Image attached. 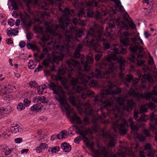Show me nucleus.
<instances>
[{
    "mask_svg": "<svg viewBox=\"0 0 157 157\" xmlns=\"http://www.w3.org/2000/svg\"><path fill=\"white\" fill-rule=\"evenodd\" d=\"M121 47L120 45H114L111 47V49L114 50V52L116 54H120V49L118 48V47ZM121 46L120 47L121 48Z\"/></svg>",
    "mask_w": 157,
    "mask_h": 157,
    "instance_id": "nucleus-33",
    "label": "nucleus"
},
{
    "mask_svg": "<svg viewBox=\"0 0 157 157\" xmlns=\"http://www.w3.org/2000/svg\"><path fill=\"white\" fill-rule=\"evenodd\" d=\"M131 129V133H133L134 135H136L137 134V131L139 129L138 126L133 124L130 125Z\"/></svg>",
    "mask_w": 157,
    "mask_h": 157,
    "instance_id": "nucleus-32",
    "label": "nucleus"
},
{
    "mask_svg": "<svg viewBox=\"0 0 157 157\" xmlns=\"http://www.w3.org/2000/svg\"><path fill=\"white\" fill-rule=\"evenodd\" d=\"M103 138L109 140V145L110 147H114L115 145L114 138L109 133V132H104L102 134Z\"/></svg>",
    "mask_w": 157,
    "mask_h": 157,
    "instance_id": "nucleus-13",
    "label": "nucleus"
},
{
    "mask_svg": "<svg viewBox=\"0 0 157 157\" xmlns=\"http://www.w3.org/2000/svg\"><path fill=\"white\" fill-rule=\"evenodd\" d=\"M72 22L75 25H84L85 24V21L83 19L80 18L78 19L76 17H74L72 20Z\"/></svg>",
    "mask_w": 157,
    "mask_h": 157,
    "instance_id": "nucleus-24",
    "label": "nucleus"
},
{
    "mask_svg": "<svg viewBox=\"0 0 157 157\" xmlns=\"http://www.w3.org/2000/svg\"><path fill=\"white\" fill-rule=\"evenodd\" d=\"M126 80L128 82H131L133 79V76L131 75L128 74L126 75Z\"/></svg>",
    "mask_w": 157,
    "mask_h": 157,
    "instance_id": "nucleus-50",
    "label": "nucleus"
},
{
    "mask_svg": "<svg viewBox=\"0 0 157 157\" xmlns=\"http://www.w3.org/2000/svg\"><path fill=\"white\" fill-rule=\"evenodd\" d=\"M37 107H38V104L35 105H34L31 107V109L32 111H36V112Z\"/></svg>",
    "mask_w": 157,
    "mask_h": 157,
    "instance_id": "nucleus-54",
    "label": "nucleus"
},
{
    "mask_svg": "<svg viewBox=\"0 0 157 157\" xmlns=\"http://www.w3.org/2000/svg\"><path fill=\"white\" fill-rule=\"evenodd\" d=\"M12 6L13 9L14 10H17L18 9V7L17 4L13 0L11 2Z\"/></svg>",
    "mask_w": 157,
    "mask_h": 157,
    "instance_id": "nucleus-52",
    "label": "nucleus"
},
{
    "mask_svg": "<svg viewBox=\"0 0 157 157\" xmlns=\"http://www.w3.org/2000/svg\"><path fill=\"white\" fill-rule=\"evenodd\" d=\"M135 105V103L132 100H130L128 101L125 107L126 110L128 112L132 111L133 107Z\"/></svg>",
    "mask_w": 157,
    "mask_h": 157,
    "instance_id": "nucleus-22",
    "label": "nucleus"
},
{
    "mask_svg": "<svg viewBox=\"0 0 157 157\" xmlns=\"http://www.w3.org/2000/svg\"><path fill=\"white\" fill-rule=\"evenodd\" d=\"M62 14L64 18L60 17L59 21V24L56 26L55 29H51L49 27L48 30L50 33L56 36V41L59 42V40L62 39V35L65 36V40L68 41L70 38L76 40L81 37L82 33L79 29L75 30L73 28L70 20L67 18L75 15L73 10L65 8L62 11Z\"/></svg>",
    "mask_w": 157,
    "mask_h": 157,
    "instance_id": "nucleus-1",
    "label": "nucleus"
},
{
    "mask_svg": "<svg viewBox=\"0 0 157 157\" xmlns=\"http://www.w3.org/2000/svg\"><path fill=\"white\" fill-rule=\"evenodd\" d=\"M60 149V148L59 146H56L53 147L51 150V151L52 152L56 153L57 151H58Z\"/></svg>",
    "mask_w": 157,
    "mask_h": 157,
    "instance_id": "nucleus-51",
    "label": "nucleus"
},
{
    "mask_svg": "<svg viewBox=\"0 0 157 157\" xmlns=\"http://www.w3.org/2000/svg\"><path fill=\"white\" fill-rule=\"evenodd\" d=\"M94 61V59L91 55H88L86 58V60L84 62L90 65L92 64Z\"/></svg>",
    "mask_w": 157,
    "mask_h": 157,
    "instance_id": "nucleus-31",
    "label": "nucleus"
},
{
    "mask_svg": "<svg viewBox=\"0 0 157 157\" xmlns=\"http://www.w3.org/2000/svg\"><path fill=\"white\" fill-rule=\"evenodd\" d=\"M48 85L50 89L53 90V93L58 95V97H55L56 100L58 101L61 106H64L65 109L67 110L69 107V105L65 95V92L61 86L51 82L48 84Z\"/></svg>",
    "mask_w": 157,
    "mask_h": 157,
    "instance_id": "nucleus-7",
    "label": "nucleus"
},
{
    "mask_svg": "<svg viewBox=\"0 0 157 157\" xmlns=\"http://www.w3.org/2000/svg\"><path fill=\"white\" fill-rule=\"evenodd\" d=\"M17 108L18 111H20L24 109L25 107L22 103H20L17 105Z\"/></svg>",
    "mask_w": 157,
    "mask_h": 157,
    "instance_id": "nucleus-40",
    "label": "nucleus"
},
{
    "mask_svg": "<svg viewBox=\"0 0 157 157\" xmlns=\"http://www.w3.org/2000/svg\"><path fill=\"white\" fill-rule=\"evenodd\" d=\"M67 132L66 130H64L62 131L60 133L57 135V138L59 140L66 138L67 136Z\"/></svg>",
    "mask_w": 157,
    "mask_h": 157,
    "instance_id": "nucleus-27",
    "label": "nucleus"
},
{
    "mask_svg": "<svg viewBox=\"0 0 157 157\" xmlns=\"http://www.w3.org/2000/svg\"><path fill=\"white\" fill-rule=\"evenodd\" d=\"M15 142L17 143H21L22 141V139L21 138H18L15 139Z\"/></svg>",
    "mask_w": 157,
    "mask_h": 157,
    "instance_id": "nucleus-64",
    "label": "nucleus"
},
{
    "mask_svg": "<svg viewBox=\"0 0 157 157\" xmlns=\"http://www.w3.org/2000/svg\"><path fill=\"white\" fill-rule=\"evenodd\" d=\"M69 100L70 103L73 105H76L75 103L76 98L73 96H71L69 98Z\"/></svg>",
    "mask_w": 157,
    "mask_h": 157,
    "instance_id": "nucleus-37",
    "label": "nucleus"
},
{
    "mask_svg": "<svg viewBox=\"0 0 157 157\" xmlns=\"http://www.w3.org/2000/svg\"><path fill=\"white\" fill-rule=\"evenodd\" d=\"M22 127H19V125L17 124H13L11 125V126L10 128L11 132L13 133H15L17 132H21L23 129Z\"/></svg>",
    "mask_w": 157,
    "mask_h": 157,
    "instance_id": "nucleus-21",
    "label": "nucleus"
},
{
    "mask_svg": "<svg viewBox=\"0 0 157 157\" xmlns=\"http://www.w3.org/2000/svg\"><path fill=\"white\" fill-rule=\"evenodd\" d=\"M105 150V149L103 147L100 150L94 151V155H93V157H107Z\"/></svg>",
    "mask_w": 157,
    "mask_h": 157,
    "instance_id": "nucleus-15",
    "label": "nucleus"
},
{
    "mask_svg": "<svg viewBox=\"0 0 157 157\" xmlns=\"http://www.w3.org/2000/svg\"><path fill=\"white\" fill-rule=\"evenodd\" d=\"M95 95V93L94 91L91 90H88L86 92H83L81 95V97L83 99H85L88 97L90 98L93 97Z\"/></svg>",
    "mask_w": 157,
    "mask_h": 157,
    "instance_id": "nucleus-18",
    "label": "nucleus"
},
{
    "mask_svg": "<svg viewBox=\"0 0 157 157\" xmlns=\"http://www.w3.org/2000/svg\"><path fill=\"white\" fill-rule=\"evenodd\" d=\"M81 138L80 136H78L74 140V142L77 144H78L79 141L81 140Z\"/></svg>",
    "mask_w": 157,
    "mask_h": 157,
    "instance_id": "nucleus-62",
    "label": "nucleus"
},
{
    "mask_svg": "<svg viewBox=\"0 0 157 157\" xmlns=\"http://www.w3.org/2000/svg\"><path fill=\"white\" fill-rule=\"evenodd\" d=\"M132 42L131 44L133 45H139L140 43L138 41L137 36H134L131 37V39L126 36L120 39L121 43L124 47H126L130 44V40Z\"/></svg>",
    "mask_w": 157,
    "mask_h": 157,
    "instance_id": "nucleus-12",
    "label": "nucleus"
},
{
    "mask_svg": "<svg viewBox=\"0 0 157 157\" xmlns=\"http://www.w3.org/2000/svg\"><path fill=\"white\" fill-rule=\"evenodd\" d=\"M144 53L142 50H139V52L137 55V64L138 66H140L144 64L145 61L141 60L144 57Z\"/></svg>",
    "mask_w": 157,
    "mask_h": 157,
    "instance_id": "nucleus-17",
    "label": "nucleus"
},
{
    "mask_svg": "<svg viewBox=\"0 0 157 157\" xmlns=\"http://www.w3.org/2000/svg\"><path fill=\"white\" fill-rule=\"evenodd\" d=\"M111 112L113 114V116L111 117L113 125L119 128L121 135L125 134L127 132V127L128 126L127 122L125 119L121 118V115L117 114H121L123 112L122 109L119 108L117 105H115L112 107V110Z\"/></svg>",
    "mask_w": 157,
    "mask_h": 157,
    "instance_id": "nucleus-6",
    "label": "nucleus"
},
{
    "mask_svg": "<svg viewBox=\"0 0 157 157\" xmlns=\"http://www.w3.org/2000/svg\"><path fill=\"white\" fill-rule=\"evenodd\" d=\"M31 103L30 101L28 99L25 98L24 100V106H28Z\"/></svg>",
    "mask_w": 157,
    "mask_h": 157,
    "instance_id": "nucleus-47",
    "label": "nucleus"
},
{
    "mask_svg": "<svg viewBox=\"0 0 157 157\" xmlns=\"http://www.w3.org/2000/svg\"><path fill=\"white\" fill-rule=\"evenodd\" d=\"M150 120L154 121L155 124L157 125V116L153 114L150 117Z\"/></svg>",
    "mask_w": 157,
    "mask_h": 157,
    "instance_id": "nucleus-39",
    "label": "nucleus"
},
{
    "mask_svg": "<svg viewBox=\"0 0 157 157\" xmlns=\"http://www.w3.org/2000/svg\"><path fill=\"white\" fill-rule=\"evenodd\" d=\"M129 16L128 14L125 12L124 15H122V20H121V18H117L116 22L118 23L117 25V28L119 29L118 33L120 34H124L125 35L127 34V33L126 32H124L123 31V29H128L129 26L130 28L134 29L135 27V25L133 22L130 23L128 21V18L129 17Z\"/></svg>",
    "mask_w": 157,
    "mask_h": 157,
    "instance_id": "nucleus-8",
    "label": "nucleus"
},
{
    "mask_svg": "<svg viewBox=\"0 0 157 157\" xmlns=\"http://www.w3.org/2000/svg\"><path fill=\"white\" fill-rule=\"evenodd\" d=\"M104 107L105 108L110 107L111 106V103L110 102L106 101L104 103Z\"/></svg>",
    "mask_w": 157,
    "mask_h": 157,
    "instance_id": "nucleus-58",
    "label": "nucleus"
},
{
    "mask_svg": "<svg viewBox=\"0 0 157 157\" xmlns=\"http://www.w3.org/2000/svg\"><path fill=\"white\" fill-rule=\"evenodd\" d=\"M144 152L147 151V155L149 157H153L155 154L154 151L151 148V145L149 144H145L144 145Z\"/></svg>",
    "mask_w": 157,
    "mask_h": 157,
    "instance_id": "nucleus-14",
    "label": "nucleus"
},
{
    "mask_svg": "<svg viewBox=\"0 0 157 157\" xmlns=\"http://www.w3.org/2000/svg\"><path fill=\"white\" fill-rule=\"evenodd\" d=\"M152 98V95L150 92L144 93V94L140 93V95L139 96L138 98H141L142 99H145L146 100H150Z\"/></svg>",
    "mask_w": 157,
    "mask_h": 157,
    "instance_id": "nucleus-25",
    "label": "nucleus"
},
{
    "mask_svg": "<svg viewBox=\"0 0 157 157\" xmlns=\"http://www.w3.org/2000/svg\"><path fill=\"white\" fill-rule=\"evenodd\" d=\"M4 150H5V154L6 155L9 154L13 150V149L11 148H9L6 147L5 148L4 147Z\"/></svg>",
    "mask_w": 157,
    "mask_h": 157,
    "instance_id": "nucleus-41",
    "label": "nucleus"
},
{
    "mask_svg": "<svg viewBox=\"0 0 157 157\" xmlns=\"http://www.w3.org/2000/svg\"><path fill=\"white\" fill-rule=\"evenodd\" d=\"M71 119L72 120L76 121L78 124L82 123V121L80 120V117H78L75 113L73 116L71 117Z\"/></svg>",
    "mask_w": 157,
    "mask_h": 157,
    "instance_id": "nucleus-30",
    "label": "nucleus"
},
{
    "mask_svg": "<svg viewBox=\"0 0 157 157\" xmlns=\"http://www.w3.org/2000/svg\"><path fill=\"white\" fill-rule=\"evenodd\" d=\"M82 123L85 125H86L89 124V120L88 118L85 117L84 118Z\"/></svg>",
    "mask_w": 157,
    "mask_h": 157,
    "instance_id": "nucleus-49",
    "label": "nucleus"
},
{
    "mask_svg": "<svg viewBox=\"0 0 157 157\" xmlns=\"http://www.w3.org/2000/svg\"><path fill=\"white\" fill-rule=\"evenodd\" d=\"M78 15L79 18L83 17H85V13L83 10H80L78 14Z\"/></svg>",
    "mask_w": 157,
    "mask_h": 157,
    "instance_id": "nucleus-46",
    "label": "nucleus"
},
{
    "mask_svg": "<svg viewBox=\"0 0 157 157\" xmlns=\"http://www.w3.org/2000/svg\"><path fill=\"white\" fill-rule=\"evenodd\" d=\"M89 84L91 86L94 87L97 86V82L96 80H92L90 81Z\"/></svg>",
    "mask_w": 157,
    "mask_h": 157,
    "instance_id": "nucleus-42",
    "label": "nucleus"
},
{
    "mask_svg": "<svg viewBox=\"0 0 157 157\" xmlns=\"http://www.w3.org/2000/svg\"><path fill=\"white\" fill-rule=\"evenodd\" d=\"M87 133V132L85 131H80L79 130V133L81 135L83 138L85 139V140H88V138L86 137V135Z\"/></svg>",
    "mask_w": 157,
    "mask_h": 157,
    "instance_id": "nucleus-36",
    "label": "nucleus"
},
{
    "mask_svg": "<svg viewBox=\"0 0 157 157\" xmlns=\"http://www.w3.org/2000/svg\"><path fill=\"white\" fill-rule=\"evenodd\" d=\"M49 60L48 59H44L42 62V64L44 66L47 67L48 66Z\"/></svg>",
    "mask_w": 157,
    "mask_h": 157,
    "instance_id": "nucleus-55",
    "label": "nucleus"
},
{
    "mask_svg": "<svg viewBox=\"0 0 157 157\" xmlns=\"http://www.w3.org/2000/svg\"><path fill=\"white\" fill-rule=\"evenodd\" d=\"M7 31H8L7 32V33L8 35H9V36H11L12 35H14V36H16L17 35L18 31H17L15 33H13V32L11 31V30H7Z\"/></svg>",
    "mask_w": 157,
    "mask_h": 157,
    "instance_id": "nucleus-45",
    "label": "nucleus"
},
{
    "mask_svg": "<svg viewBox=\"0 0 157 157\" xmlns=\"http://www.w3.org/2000/svg\"><path fill=\"white\" fill-rule=\"evenodd\" d=\"M139 45H133L132 44H131L129 47V49L131 51L132 53H135L137 52V51L139 50V47L138 46Z\"/></svg>",
    "mask_w": 157,
    "mask_h": 157,
    "instance_id": "nucleus-28",
    "label": "nucleus"
},
{
    "mask_svg": "<svg viewBox=\"0 0 157 157\" xmlns=\"http://www.w3.org/2000/svg\"><path fill=\"white\" fill-rule=\"evenodd\" d=\"M22 23L26 27L31 26V23L29 21V17L28 16H20Z\"/></svg>",
    "mask_w": 157,
    "mask_h": 157,
    "instance_id": "nucleus-16",
    "label": "nucleus"
},
{
    "mask_svg": "<svg viewBox=\"0 0 157 157\" xmlns=\"http://www.w3.org/2000/svg\"><path fill=\"white\" fill-rule=\"evenodd\" d=\"M100 67L101 68L106 69L105 72H104L102 74L101 71L99 69H96L95 71V77L97 78H100L102 79L105 78L108 80L109 79L114 78L115 77L116 75L113 72V63L111 62L108 61L106 58V60L102 62L100 65ZM94 73L91 72L90 76H88L90 79L94 77Z\"/></svg>",
    "mask_w": 157,
    "mask_h": 157,
    "instance_id": "nucleus-4",
    "label": "nucleus"
},
{
    "mask_svg": "<svg viewBox=\"0 0 157 157\" xmlns=\"http://www.w3.org/2000/svg\"><path fill=\"white\" fill-rule=\"evenodd\" d=\"M50 34L52 35V39H55L54 44L57 43L56 45L57 48L60 51V52H59L55 51L53 52L52 53V57L53 62L58 65L59 61L62 60L64 56V55L61 52H67L68 51V42H70L71 39H74L70 38L69 41H66L65 40V36L62 35V39H59V41L58 42L56 41V36L52 34Z\"/></svg>",
    "mask_w": 157,
    "mask_h": 157,
    "instance_id": "nucleus-5",
    "label": "nucleus"
},
{
    "mask_svg": "<svg viewBox=\"0 0 157 157\" xmlns=\"http://www.w3.org/2000/svg\"><path fill=\"white\" fill-rule=\"evenodd\" d=\"M25 45V42L23 41H21L19 43V46L21 48L24 47Z\"/></svg>",
    "mask_w": 157,
    "mask_h": 157,
    "instance_id": "nucleus-63",
    "label": "nucleus"
},
{
    "mask_svg": "<svg viewBox=\"0 0 157 157\" xmlns=\"http://www.w3.org/2000/svg\"><path fill=\"white\" fill-rule=\"evenodd\" d=\"M74 6L76 9L78 10L81 9L83 8V4L80 2H75Z\"/></svg>",
    "mask_w": 157,
    "mask_h": 157,
    "instance_id": "nucleus-35",
    "label": "nucleus"
},
{
    "mask_svg": "<svg viewBox=\"0 0 157 157\" xmlns=\"http://www.w3.org/2000/svg\"><path fill=\"white\" fill-rule=\"evenodd\" d=\"M61 147L65 152H68L71 149V147L68 143L64 142L61 144Z\"/></svg>",
    "mask_w": 157,
    "mask_h": 157,
    "instance_id": "nucleus-26",
    "label": "nucleus"
},
{
    "mask_svg": "<svg viewBox=\"0 0 157 157\" xmlns=\"http://www.w3.org/2000/svg\"><path fill=\"white\" fill-rule=\"evenodd\" d=\"M81 45L78 44L74 53V56L76 59H80V62L83 66L84 70L85 71H89L90 69V65L84 62L85 56L81 55L80 52L82 50Z\"/></svg>",
    "mask_w": 157,
    "mask_h": 157,
    "instance_id": "nucleus-11",
    "label": "nucleus"
},
{
    "mask_svg": "<svg viewBox=\"0 0 157 157\" xmlns=\"http://www.w3.org/2000/svg\"><path fill=\"white\" fill-rule=\"evenodd\" d=\"M129 59L130 62H134L135 61L136 59V56L132 54L131 55H130L129 56Z\"/></svg>",
    "mask_w": 157,
    "mask_h": 157,
    "instance_id": "nucleus-43",
    "label": "nucleus"
},
{
    "mask_svg": "<svg viewBox=\"0 0 157 157\" xmlns=\"http://www.w3.org/2000/svg\"><path fill=\"white\" fill-rule=\"evenodd\" d=\"M66 67H63L59 69V74L64 75L67 74V78H71L70 82L75 86L78 83H84L87 82L84 78L83 70L79 67L80 63L75 60L69 59L66 62Z\"/></svg>",
    "mask_w": 157,
    "mask_h": 157,
    "instance_id": "nucleus-3",
    "label": "nucleus"
},
{
    "mask_svg": "<svg viewBox=\"0 0 157 157\" xmlns=\"http://www.w3.org/2000/svg\"><path fill=\"white\" fill-rule=\"evenodd\" d=\"M103 27L99 28V25L96 24L93 27L90 28L85 37L87 43H89L93 49L98 53L95 56V59L97 62L98 61L102 56V52L99 51L100 47L98 43L101 41H106V38H104V36H113L115 32V25L112 24H109L108 27H106V33L105 34L103 33Z\"/></svg>",
    "mask_w": 157,
    "mask_h": 157,
    "instance_id": "nucleus-2",
    "label": "nucleus"
},
{
    "mask_svg": "<svg viewBox=\"0 0 157 157\" xmlns=\"http://www.w3.org/2000/svg\"><path fill=\"white\" fill-rule=\"evenodd\" d=\"M123 100L121 98H119L117 100V103L121 105H123Z\"/></svg>",
    "mask_w": 157,
    "mask_h": 157,
    "instance_id": "nucleus-60",
    "label": "nucleus"
},
{
    "mask_svg": "<svg viewBox=\"0 0 157 157\" xmlns=\"http://www.w3.org/2000/svg\"><path fill=\"white\" fill-rule=\"evenodd\" d=\"M41 8L45 10H47L48 9V5L47 3L44 2L42 4V6H41Z\"/></svg>",
    "mask_w": 157,
    "mask_h": 157,
    "instance_id": "nucleus-53",
    "label": "nucleus"
},
{
    "mask_svg": "<svg viewBox=\"0 0 157 157\" xmlns=\"http://www.w3.org/2000/svg\"><path fill=\"white\" fill-rule=\"evenodd\" d=\"M11 110V107L10 106L0 108V115L4 116V114L10 112Z\"/></svg>",
    "mask_w": 157,
    "mask_h": 157,
    "instance_id": "nucleus-23",
    "label": "nucleus"
},
{
    "mask_svg": "<svg viewBox=\"0 0 157 157\" xmlns=\"http://www.w3.org/2000/svg\"><path fill=\"white\" fill-rule=\"evenodd\" d=\"M74 89H75L76 92L79 93L82 92L85 90L82 86H74Z\"/></svg>",
    "mask_w": 157,
    "mask_h": 157,
    "instance_id": "nucleus-34",
    "label": "nucleus"
},
{
    "mask_svg": "<svg viewBox=\"0 0 157 157\" xmlns=\"http://www.w3.org/2000/svg\"><path fill=\"white\" fill-rule=\"evenodd\" d=\"M123 57L121 56H119L118 57L114 54H111L108 55L106 57V59L109 61H116L119 64V69L120 72L119 74L120 77L121 78H123L124 77V74L122 72L125 70V62L124 59H122Z\"/></svg>",
    "mask_w": 157,
    "mask_h": 157,
    "instance_id": "nucleus-9",
    "label": "nucleus"
},
{
    "mask_svg": "<svg viewBox=\"0 0 157 157\" xmlns=\"http://www.w3.org/2000/svg\"><path fill=\"white\" fill-rule=\"evenodd\" d=\"M121 3L120 2L119 4L118 5H117V8L118 10L119 11L121 12L123 11V7L121 5Z\"/></svg>",
    "mask_w": 157,
    "mask_h": 157,
    "instance_id": "nucleus-56",
    "label": "nucleus"
},
{
    "mask_svg": "<svg viewBox=\"0 0 157 157\" xmlns=\"http://www.w3.org/2000/svg\"><path fill=\"white\" fill-rule=\"evenodd\" d=\"M40 146L42 149H44L48 147V145L45 143H41L40 145Z\"/></svg>",
    "mask_w": 157,
    "mask_h": 157,
    "instance_id": "nucleus-61",
    "label": "nucleus"
},
{
    "mask_svg": "<svg viewBox=\"0 0 157 157\" xmlns=\"http://www.w3.org/2000/svg\"><path fill=\"white\" fill-rule=\"evenodd\" d=\"M108 87L103 88L102 90V98L106 99V96L111 94H116L121 93V91L120 89L112 90L114 87H116V84L111 81H109L108 83Z\"/></svg>",
    "mask_w": 157,
    "mask_h": 157,
    "instance_id": "nucleus-10",
    "label": "nucleus"
},
{
    "mask_svg": "<svg viewBox=\"0 0 157 157\" xmlns=\"http://www.w3.org/2000/svg\"><path fill=\"white\" fill-rule=\"evenodd\" d=\"M43 66L40 65H38V67H36L35 68L34 71L35 72H38L42 70V69L43 68Z\"/></svg>",
    "mask_w": 157,
    "mask_h": 157,
    "instance_id": "nucleus-59",
    "label": "nucleus"
},
{
    "mask_svg": "<svg viewBox=\"0 0 157 157\" xmlns=\"http://www.w3.org/2000/svg\"><path fill=\"white\" fill-rule=\"evenodd\" d=\"M15 21L12 18L9 19L8 21V23L11 26H12L14 25Z\"/></svg>",
    "mask_w": 157,
    "mask_h": 157,
    "instance_id": "nucleus-57",
    "label": "nucleus"
},
{
    "mask_svg": "<svg viewBox=\"0 0 157 157\" xmlns=\"http://www.w3.org/2000/svg\"><path fill=\"white\" fill-rule=\"evenodd\" d=\"M29 84L31 87H34L35 88L37 87L38 86V85L37 83L35 82H33L32 81L30 82L29 83Z\"/></svg>",
    "mask_w": 157,
    "mask_h": 157,
    "instance_id": "nucleus-48",
    "label": "nucleus"
},
{
    "mask_svg": "<svg viewBox=\"0 0 157 157\" xmlns=\"http://www.w3.org/2000/svg\"><path fill=\"white\" fill-rule=\"evenodd\" d=\"M148 119V116L144 114H143L141 116L140 120L141 121L146 122V119Z\"/></svg>",
    "mask_w": 157,
    "mask_h": 157,
    "instance_id": "nucleus-44",
    "label": "nucleus"
},
{
    "mask_svg": "<svg viewBox=\"0 0 157 157\" xmlns=\"http://www.w3.org/2000/svg\"><path fill=\"white\" fill-rule=\"evenodd\" d=\"M97 120L94 119H93L92 122L94 123V124L91 128H89L88 129V131L90 132V133H92L94 132H97L99 130V125L96 123Z\"/></svg>",
    "mask_w": 157,
    "mask_h": 157,
    "instance_id": "nucleus-19",
    "label": "nucleus"
},
{
    "mask_svg": "<svg viewBox=\"0 0 157 157\" xmlns=\"http://www.w3.org/2000/svg\"><path fill=\"white\" fill-rule=\"evenodd\" d=\"M82 105L84 106L86 113L87 114L91 115L93 111L91 105L89 104L88 102L83 103Z\"/></svg>",
    "mask_w": 157,
    "mask_h": 157,
    "instance_id": "nucleus-20",
    "label": "nucleus"
},
{
    "mask_svg": "<svg viewBox=\"0 0 157 157\" xmlns=\"http://www.w3.org/2000/svg\"><path fill=\"white\" fill-rule=\"evenodd\" d=\"M147 109L145 106L142 105L140 108V113H143L147 112Z\"/></svg>",
    "mask_w": 157,
    "mask_h": 157,
    "instance_id": "nucleus-38",
    "label": "nucleus"
},
{
    "mask_svg": "<svg viewBox=\"0 0 157 157\" xmlns=\"http://www.w3.org/2000/svg\"><path fill=\"white\" fill-rule=\"evenodd\" d=\"M128 93L130 95L137 97L138 98L139 95H140V93L136 92V90L132 88H131L129 90Z\"/></svg>",
    "mask_w": 157,
    "mask_h": 157,
    "instance_id": "nucleus-29",
    "label": "nucleus"
}]
</instances>
